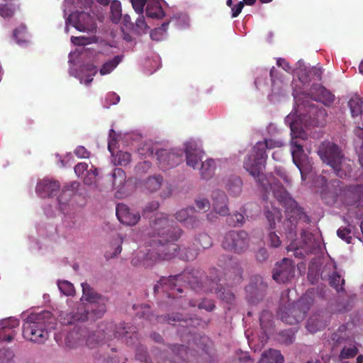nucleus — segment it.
<instances>
[{"mask_svg":"<svg viewBox=\"0 0 363 363\" xmlns=\"http://www.w3.org/2000/svg\"><path fill=\"white\" fill-rule=\"evenodd\" d=\"M150 228L152 231L149 234L152 237L150 242V249L147 252H138L131 260L133 265L148 267L157 262L171 259L177 255L185 261L196 259L199 247L193 243L180 248L174 242L180 238L183 231L166 216L162 213L157 215L150 220Z\"/></svg>","mask_w":363,"mask_h":363,"instance_id":"f257e3e1","label":"nucleus"},{"mask_svg":"<svg viewBox=\"0 0 363 363\" xmlns=\"http://www.w3.org/2000/svg\"><path fill=\"white\" fill-rule=\"evenodd\" d=\"M201 273L196 269H185L181 274L162 277L158 283L154 286L155 292H159L160 289L167 294L168 297L176 298L177 294H182L183 289L181 288L182 284L189 286L196 291H211L213 290L218 296L228 303H232L235 299L234 294L229 289H225L218 284L219 279H211L210 286L207 282L204 284L201 281ZM209 280L207 279L206 281Z\"/></svg>","mask_w":363,"mask_h":363,"instance_id":"f03ea898","label":"nucleus"},{"mask_svg":"<svg viewBox=\"0 0 363 363\" xmlns=\"http://www.w3.org/2000/svg\"><path fill=\"white\" fill-rule=\"evenodd\" d=\"M282 146V143L272 139H266L263 142H257L252 148V154L244 162V168L257 181L258 185L266 191L267 182L263 169L265 168L267 155L266 149H272Z\"/></svg>","mask_w":363,"mask_h":363,"instance_id":"7ed1b4c3","label":"nucleus"},{"mask_svg":"<svg viewBox=\"0 0 363 363\" xmlns=\"http://www.w3.org/2000/svg\"><path fill=\"white\" fill-rule=\"evenodd\" d=\"M56 319L52 313L43 311L30 314L23 324V336L31 342L43 344L49 337V330L55 329Z\"/></svg>","mask_w":363,"mask_h":363,"instance_id":"20e7f679","label":"nucleus"},{"mask_svg":"<svg viewBox=\"0 0 363 363\" xmlns=\"http://www.w3.org/2000/svg\"><path fill=\"white\" fill-rule=\"evenodd\" d=\"M318 153L322 161L329 165L340 178H346L351 173L352 169L350 160L343 155L337 145L325 141L320 145Z\"/></svg>","mask_w":363,"mask_h":363,"instance_id":"39448f33","label":"nucleus"},{"mask_svg":"<svg viewBox=\"0 0 363 363\" xmlns=\"http://www.w3.org/2000/svg\"><path fill=\"white\" fill-rule=\"evenodd\" d=\"M293 117L294 116L291 115L287 116L286 118V123L289 124L292 135L291 146L293 162L298 168L301 176L303 177L304 174L303 164L306 162L307 157L304 153L303 145L298 143L296 140H294V139L303 138L305 133L303 130L302 126L298 124L297 121L294 120Z\"/></svg>","mask_w":363,"mask_h":363,"instance_id":"423d86ee","label":"nucleus"},{"mask_svg":"<svg viewBox=\"0 0 363 363\" xmlns=\"http://www.w3.org/2000/svg\"><path fill=\"white\" fill-rule=\"evenodd\" d=\"M311 305V300L301 298L295 303L280 308L279 315L282 322L289 325H295L302 321Z\"/></svg>","mask_w":363,"mask_h":363,"instance_id":"0eeeda50","label":"nucleus"},{"mask_svg":"<svg viewBox=\"0 0 363 363\" xmlns=\"http://www.w3.org/2000/svg\"><path fill=\"white\" fill-rule=\"evenodd\" d=\"M250 241V235L246 231L232 230L223 235L221 246L228 252L240 255L247 250Z\"/></svg>","mask_w":363,"mask_h":363,"instance_id":"6e6552de","label":"nucleus"},{"mask_svg":"<svg viewBox=\"0 0 363 363\" xmlns=\"http://www.w3.org/2000/svg\"><path fill=\"white\" fill-rule=\"evenodd\" d=\"M342 183L339 179L328 182L325 177L319 176L316 179V185L320 189V195L323 202L332 206L337 201L342 189Z\"/></svg>","mask_w":363,"mask_h":363,"instance_id":"1a4fd4ad","label":"nucleus"},{"mask_svg":"<svg viewBox=\"0 0 363 363\" xmlns=\"http://www.w3.org/2000/svg\"><path fill=\"white\" fill-rule=\"evenodd\" d=\"M113 330L112 334L106 333L105 336H107V340L113 338L121 339L128 345L136 344L138 341V335L135 330V328L129 324L120 323L118 325L111 323L106 330Z\"/></svg>","mask_w":363,"mask_h":363,"instance_id":"9d476101","label":"nucleus"},{"mask_svg":"<svg viewBox=\"0 0 363 363\" xmlns=\"http://www.w3.org/2000/svg\"><path fill=\"white\" fill-rule=\"evenodd\" d=\"M66 23L71 24L81 32L94 33L96 30V24L94 17L87 12L75 11L70 13Z\"/></svg>","mask_w":363,"mask_h":363,"instance_id":"9b49d317","label":"nucleus"},{"mask_svg":"<svg viewBox=\"0 0 363 363\" xmlns=\"http://www.w3.org/2000/svg\"><path fill=\"white\" fill-rule=\"evenodd\" d=\"M269 188L277 200L286 208L287 213L289 212V209H291V212L296 211L299 214L301 210L298 208L296 201L289 196L280 182L277 181L270 184Z\"/></svg>","mask_w":363,"mask_h":363,"instance_id":"f8f14e48","label":"nucleus"},{"mask_svg":"<svg viewBox=\"0 0 363 363\" xmlns=\"http://www.w3.org/2000/svg\"><path fill=\"white\" fill-rule=\"evenodd\" d=\"M295 268L294 262L289 258H284L277 263L273 270L272 277L278 283H286L294 276Z\"/></svg>","mask_w":363,"mask_h":363,"instance_id":"ddd939ff","label":"nucleus"},{"mask_svg":"<svg viewBox=\"0 0 363 363\" xmlns=\"http://www.w3.org/2000/svg\"><path fill=\"white\" fill-rule=\"evenodd\" d=\"M155 156L157 157L160 168L163 171L174 167L182 160L181 154L164 149L156 151Z\"/></svg>","mask_w":363,"mask_h":363,"instance_id":"4468645a","label":"nucleus"},{"mask_svg":"<svg viewBox=\"0 0 363 363\" xmlns=\"http://www.w3.org/2000/svg\"><path fill=\"white\" fill-rule=\"evenodd\" d=\"M116 210L117 218L124 225H135L140 219L139 213L131 211L124 203H118Z\"/></svg>","mask_w":363,"mask_h":363,"instance_id":"2eb2a0df","label":"nucleus"},{"mask_svg":"<svg viewBox=\"0 0 363 363\" xmlns=\"http://www.w3.org/2000/svg\"><path fill=\"white\" fill-rule=\"evenodd\" d=\"M19 325V320L15 318L2 320L0 323V340L11 342L16 335L15 328Z\"/></svg>","mask_w":363,"mask_h":363,"instance_id":"dca6fc26","label":"nucleus"},{"mask_svg":"<svg viewBox=\"0 0 363 363\" xmlns=\"http://www.w3.org/2000/svg\"><path fill=\"white\" fill-rule=\"evenodd\" d=\"M212 206L214 211L221 216L229 215L228 207V199L225 193L221 190H215L212 193Z\"/></svg>","mask_w":363,"mask_h":363,"instance_id":"f3484780","label":"nucleus"},{"mask_svg":"<svg viewBox=\"0 0 363 363\" xmlns=\"http://www.w3.org/2000/svg\"><path fill=\"white\" fill-rule=\"evenodd\" d=\"M312 99L330 106L335 100V96L326 88L320 84H313L310 89Z\"/></svg>","mask_w":363,"mask_h":363,"instance_id":"a211bd4d","label":"nucleus"},{"mask_svg":"<svg viewBox=\"0 0 363 363\" xmlns=\"http://www.w3.org/2000/svg\"><path fill=\"white\" fill-rule=\"evenodd\" d=\"M59 318L62 325H68L74 324L77 321L88 320V313L86 308L81 306L77 308V311L75 313L61 312Z\"/></svg>","mask_w":363,"mask_h":363,"instance_id":"6ab92c4d","label":"nucleus"},{"mask_svg":"<svg viewBox=\"0 0 363 363\" xmlns=\"http://www.w3.org/2000/svg\"><path fill=\"white\" fill-rule=\"evenodd\" d=\"M60 187V184L57 181L43 179L37 184L36 193L43 198L51 197L57 194Z\"/></svg>","mask_w":363,"mask_h":363,"instance_id":"aec40b11","label":"nucleus"},{"mask_svg":"<svg viewBox=\"0 0 363 363\" xmlns=\"http://www.w3.org/2000/svg\"><path fill=\"white\" fill-rule=\"evenodd\" d=\"M187 21V16L184 13H177L173 15L169 21L164 22L160 27H158L153 30L151 33L150 36L152 40H158L155 37V35L157 33L163 34V33H165L168 28V26L170 23H172L174 26L176 27H180L184 25Z\"/></svg>","mask_w":363,"mask_h":363,"instance_id":"412c9836","label":"nucleus"},{"mask_svg":"<svg viewBox=\"0 0 363 363\" xmlns=\"http://www.w3.org/2000/svg\"><path fill=\"white\" fill-rule=\"evenodd\" d=\"M82 307L86 308L88 313V320L101 318L106 311V307L103 298L91 304L82 305Z\"/></svg>","mask_w":363,"mask_h":363,"instance_id":"4be33fe9","label":"nucleus"},{"mask_svg":"<svg viewBox=\"0 0 363 363\" xmlns=\"http://www.w3.org/2000/svg\"><path fill=\"white\" fill-rule=\"evenodd\" d=\"M84 330L75 328L67 333L65 337V345L69 348H75L81 345H82L84 342L85 333Z\"/></svg>","mask_w":363,"mask_h":363,"instance_id":"5701e85b","label":"nucleus"},{"mask_svg":"<svg viewBox=\"0 0 363 363\" xmlns=\"http://www.w3.org/2000/svg\"><path fill=\"white\" fill-rule=\"evenodd\" d=\"M169 348L174 355V360L168 361L169 363H180L189 359V350L186 346L174 345L170 346Z\"/></svg>","mask_w":363,"mask_h":363,"instance_id":"b1692460","label":"nucleus"},{"mask_svg":"<svg viewBox=\"0 0 363 363\" xmlns=\"http://www.w3.org/2000/svg\"><path fill=\"white\" fill-rule=\"evenodd\" d=\"M146 15L151 18H161L164 12L158 0H150L146 7Z\"/></svg>","mask_w":363,"mask_h":363,"instance_id":"393cba45","label":"nucleus"},{"mask_svg":"<svg viewBox=\"0 0 363 363\" xmlns=\"http://www.w3.org/2000/svg\"><path fill=\"white\" fill-rule=\"evenodd\" d=\"M242 182L239 177L232 176L229 177L225 184V188L229 194L238 196L242 191Z\"/></svg>","mask_w":363,"mask_h":363,"instance_id":"a878e982","label":"nucleus"},{"mask_svg":"<svg viewBox=\"0 0 363 363\" xmlns=\"http://www.w3.org/2000/svg\"><path fill=\"white\" fill-rule=\"evenodd\" d=\"M284 357L280 351L269 349L262 354L259 363H283Z\"/></svg>","mask_w":363,"mask_h":363,"instance_id":"bb28decb","label":"nucleus"},{"mask_svg":"<svg viewBox=\"0 0 363 363\" xmlns=\"http://www.w3.org/2000/svg\"><path fill=\"white\" fill-rule=\"evenodd\" d=\"M326 323L319 314H315L308 320L306 328L311 333H315L325 328Z\"/></svg>","mask_w":363,"mask_h":363,"instance_id":"cd10ccee","label":"nucleus"},{"mask_svg":"<svg viewBox=\"0 0 363 363\" xmlns=\"http://www.w3.org/2000/svg\"><path fill=\"white\" fill-rule=\"evenodd\" d=\"M216 169V162L213 159H208L205 162H203L200 167L201 177L203 179H211Z\"/></svg>","mask_w":363,"mask_h":363,"instance_id":"c85d7f7f","label":"nucleus"},{"mask_svg":"<svg viewBox=\"0 0 363 363\" xmlns=\"http://www.w3.org/2000/svg\"><path fill=\"white\" fill-rule=\"evenodd\" d=\"M348 106L352 117L360 116L362 113L363 99L358 95H354L348 101Z\"/></svg>","mask_w":363,"mask_h":363,"instance_id":"c756f323","label":"nucleus"},{"mask_svg":"<svg viewBox=\"0 0 363 363\" xmlns=\"http://www.w3.org/2000/svg\"><path fill=\"white\" fill-rule=\"evenodd\" d=\"M82 287L83 292L82 298L85 299L88 302L87 304H91L96 302L97 301L101 300L102 298L96 294L93 288H91L86 282L82 283Z\"/></svg>","mask_w":363,"mask_h":363,"instance_id":"7c9ffc66","label":"nucleus"},{"mask_svg":"<svg viewBox=\"0 0 363 363\" xmlns=\"http://www.w3.org/2000/svg\"><path fill=\"white\" fill-rule=\"evenodd\" d=\"M264 212L269 223V229H275L276 220H280L281 218V211L279 208L272 206L271 209L268 207L266 208Z\"/></svg>","mask_w":363,"mask_h":363,"instance_id":"2f4dec72","label":"nucleus"},{"mask_svg":"<svg viewBox=\"0 0 363 363\" xmlns=\"http://www.w3.org/2000/svg\"><path fill=\"white\" fill-rule=\"evenodd\" d=\"M123 57V55H116L112 60L104 63L99 70L101 75H106L111 73L122 61Z\"/></svg>","mask_w":363,"mask_h":363,"instance_id":"473e14b6","label":"nucleus"},{"mask_svg":"<svg viewBox=\"0 0 363 363\" xmlns=\"http://www.w3.org/2000/svg\"><path fill=\"white\" fill-rule=\"evenodd\" d=\"M345 281L342 278L341 275L337 272H333L329 277V284L330 286L334 288L337 292H343L345 291Z\"/></svg>","mask_w":363,"mask_h":363,"instance_id":"72a5a7b5","label":"nucleus"},{"mask_svg":"<svg viewBox=\"0 0 363 363\" xmlns=\"http://www.w3.org/2000/svg\"><path fill=\"white\" fill-rule=\"evenodd\" d=\"M163 182V178L160 175L150 177L145 183V188L150 192L157 191Z\"/></svg>","mask_w":363,"mask_h":363,"instance_id":"f704fd0d","label":"nucleus"},{"mask_svg":"<svg viewBox=\"0 0 363 363\" xmlns=\"http://www.w3.org/2000/svg\"><path fill=\"white\" fill-rule=\"evenodd\" d=\"M111 18L113 23H118L122 16L121 4L118 0H113L111 3Z\"/></svg>","mask_w":363,"mask_h":363,"instance_id":"c9c22d12","label":"nucleus"},{"mask_svg":"<svg viewBox=\"0 0 363 363\" xmlns=\"http://www.w3.org/2000/svg\"><path fill=\"white\" fill-rule=\"evenodd\" d=\"M242 269L238 264H235L226 273L228 279H233V284L240 283L242 281Z\"/></svg>","mask_w":363,"mask_h":363,"instance_id":"e433bc0d","label":"nucleus"},{"mask_svg":"<svg viewBox=\"0 0 363 363\" xmlns=\"http://www.w3.org/2000/svg\"><path fill=\"white\" fill-rule=\"evenodd\" d=\"M195 244L197 247H201L203 249H208L212 246V239L206 233H200L195 239Z\"/></svg>","mask_w":363,"mask_h":363,"instance_id":"4c0bfd02","label":"nucleus"},{"mask_svg":"<svg viewBox=\"0 0 363 363\" xmlns=\"http://www.w3.org/2000/svg\"><path fill=\"white\" fill-rule=\"evenodd\" d=\"M359 352L358 348L355 345H350V347L345 346L339 354L340 360L351 359L357 355Z\"/></svg>","mask_w":363,"mask_h":363,"instance_id":"58836bf2","label":"nucleus"},{"mask_svg":"<svg viewBox=\"0 0 363 363\" xmlns=\"http://www.w3.org/2000/svg\"><path fill=\"white\" fill-rule=\"evenodd\" d=\"M13 38L18 44H22L28 42L26 27L21 25L13 30Z\"/></svg>","mask_w":363,"mask_h":363,"instance_id":"ea45409f","label":"nucleus"},{"mask_svg":"<svg viewBox=\"0 0 363 363\" xmlns=\"http://www.w3.org/2000/svg\"><path fill=\"white\" fill-rule=\"evenodd\" d=\"M272 314L269 311H263L259 317V323L261 328L267 333L268 328L272 326Z\"/></svg>","mask_w":363,"mask_h":363,"instance_id":"a19ab883","label":"nucleus"},{"mask_svg":"<svg viewBox=\"0 0 363 363\" xmlns=\"http://www.w3.org/2000/svg\"><path fill=\"white\" fill-rule=\"evenodd\" d=\"M227 223L229 225H232L233 227L242 225L245 223V217L242 213H235L232 215H228Z\"/></svg>","mask_w":363,"mask_h":363,"instance_id":"79ce46f5","label":"nucleus"},{"mask_svg":"<svg viewBox=\"0 0 363 363\" xmlns=\"http://www.w3.org/2000/svg\"><path fill=\"white\" fill-rule=\"evenodd\" d=\"M202 155L203 152L201 151L186 156V164L194 169H196L199 166V163L202 159Z\"/></svg>","mask_w":363,"mask_h":363,"instance_id":"37998d69","label":"nucleus"},{"mask_svg":"<svg viewBox=\"0 0 363 363\" xmlns=\"http://www.w3.org/2000/svg\"><path fill=\"white\" fill-rule=\"evenodd\" d=\"M113 184L119 186L124 184L125 180V173L123 169L121 168H116L113 172Z\"/></svg>","mask_w":363,"mask_h":363,"instance_id":"c03bdc74","label":"nucleus"},{"mask_svg":"<svg viewBox=\"0 0 363 363\" xmlns=\"http://www.w3.org/2000/svg\"><path fill=\"white\" fill-rule=\"evenodd\" d=\"M189 305L192 307L198 306L199 308H203L208 311H211L215 308V304L212 300L210 299H203L199 303H196L193 300L189 301Z\"/></svg>","mask_w":363,"mask_h":363,"instance_id":"a18cd8bd","label":"nucleus"},{"mask_svg":"<svg viewBox=\"0 0 363 363\" xmlns=\"http://www.w3.org/2000/svg\"><path fill=\"white\" fill-rule=\"evenodd\" d=\"M58 288L62 293L66 296H73L74 294V287L72 283L68 281H60L57 283Z\"/></svg>","mask_w":363,"mask_h":363,"instance_id":"49530a36","label":"nucleus"},{"mask_svg":"<svg viewBox=\"0 0 363 363\" xmlns=\"http://www.w3.org/2000/svg\"><path fill=\"white\" fill-rule=\"evenodd\" d=\"M14 354L10 349H0V363H13Z\"/></svg>","mask_w":363,"mask_h":363,"instance_id":"de8ad7c7","label":"nucleus"},{"mask_svg":"<svg viewBox=\"0 0 363 363\" xmlns=\"http://www.w3.org/2000/svg\"><path fill=\"white\" fill-rule=\"evenodd\" d=\"M191 213H194L193 208H184L176 213L175 218L179 222L184 224Z\"/></svg>","mask_w":363,"mask_h":363,"instance_id":"09e8293b","label":"nucleus"},{"mask_svg":"<svg viewBox=\"0 0 363 363\" xmlns=\"http://www.w3.org/2000/svg\"><path fill=\"white\" fill-rule=\"evenodd\" d=\"M98 175V170L96 168L92 167L91 169L87 171L84 178V183L86 185H91L95 184L96 181V177Z\"/></svg>","mask_w":363,"mask_h":363,"instance_id":"8fccbe9b","label":"nucleus"},{"mask_svg":"<svg viewBox=\"0 0 363 363\" xmlns=\"http://www.w3.org/2000/svg\"><path fill=\"white\" fill-rule=\"evenodd\" d=\"M337 236L342 240H345L347 243H351L352 237L351 235V230L346 227H340L337 230Z\"/></svg>","mask_w":363,"mask_h":363,"instance_id":"3c124183","label":"nucleus"},{"mask_svg":"<svg viewBox=\"0 0 363 363\" xmlns=\"http://www.w3.org/2000/svg\"><path fill=\"white\" fill-rule=\"evenodd\" d=\"M117 164L126 166L131 160V155L127 152H120L117 155Z\"/></svg>","mask_w":363,"mask_h":363,"instance_id":"603ef678","label":"nucleus"},{"mask_svg":"<svg viewBox=\"0 0 363 363\" xmlns=\"http://www.w3.org/2000/svg\"><path fill=\"white\" fill-rule=\"evenodd\" d=\"M279 336L280 340L286 345L291 344L294 340V334L291 330L281 331Z\"/></svg>","mask_w":363,"mask_h":363,"instance_id":"864d4df0","label":"nucleus"},{"mask_svg":"<svg viewBox=\"0 0 363 363\" xmlns=\"http://www.w3.org/2000/svg\"><path fill=\"white\" fill-rule=\"evenodd\" d=\"M195 204L199 211H207L210 208V203L206 199L199 198L195 201Z\"/></svg>","mask_w":363,"mask_h":363,"instance_id":"5fc2aeb1","label":"nucleus"},{"mask_svg":"<svg viewBox=\"0 0 363 363\" xmlns=\"http://www.w3.org/2000/svg\"><path fill=\"white\" fill-rule=\"evenodd\" d=\"M200 220L194 215V213H191L184 225L187 228H196L200 225Z\"/></svg>","mask_w":363,"mask_h":363,"instance_id":"6e6d98bb","label":"nucleus"},{"mask_svg":"<svg viewBox=\"0 0 363 363\" xmlns=\"http://www.w3.org/2000/svg\"><path fill=\"white\" fill-rule=\"evenodd\" d=\"M147 0H131L132 6L135 11L139 14H142L144 11V6Z\"/></svg>","mask_w":363,"mask_h":363,"instance_id":"4d7b16f0","label":"nucleus"},{"mask_svg":"<svg viewBox=\"0 0 363 363\" xmlns=\"http://www.w3.org/2000/svg\"><path fill=\"white\" fill-rule=\"evenodd\" d=\"M185 153L186 156L189 155L193 153L201 152V150L197 147V145L195 142L189 141L185 143Z\"/></svg>","mask_w":363,"mask_h":363,"instance_id":"13d9d810","label":"nucleus"},{"mask_svg":"<svg viewBox=\"0 0 363 363\" xmlns=\"http://www.w3.org/2000/svg\"><path fill=\"white\" fill-rule=\"evenodd\" d=\"M348 193L353 194L355 200L363 198V184H357L348 190Z\"/></svg>","mask_w":363,"mask_h":363,"instance_id":"bf43d9fd","label":"nucleus"},{"mask_svg":"<svg viewBox=\"0 0 363 363\" xmlns=\"http://www.w3.org/2000/svg\"><path fill=\"white\" fill-rule=\"evenodd\" d=\"M309 117L311 118V115H316L318 117H325L326 115L325 111L323 108H318L314 104H310L308 106Z\"/></svg>","mask_w":363,"mask_h":363,"instance_id":"052dcab7","label":"nucleus"},{"mask_svg":"<svg viewBox=\"0 0 363 363\" xmlns=\"http://www.w3.org/2000/svg\"><path fill=\"white\" fill-rule=\"evenodd\" d=\"M269 242L270 246L273 247H278L281 242L279 236L272 231L269 233Z\"/></svg>","mask_w":363,"mask_h":363,"instance_id":"680f3d73","label":"nucleus"},{"mask_svg":"<svg viewBox=\"0 0 363 363\" xmlns=\"http://www.w3.org/2000/svg\"><path fill=\"white\" fill-rule=\"evenodd\" d=\"M151 162L149 161H143L142 162H139L135 167V169L137 172L143 174L146 173L151 168Z\"/></svg>","mask_w":363,"mask_h":363,"instance_id":"e2e57ef3","label":"nucleus"},{"mask_svg":"<svg viewBox=\"0 0 363 363\" xmlns=\"http://www.w3.org/2000/svg\"><path fill=\"white\" fill-rule=\"evenodd\" d=\"M74 153L79 158H89L90 155V152L84 146H77Z\"/></svg>","mask_w":363,"mask_h":363,"instance_id":"0e129e2a","label":"nucleus"},{"mask_svg":"<svg viewBox=\"0 0 363 363\" xmlns=\"http://www.w3.org/2000/svg\"><path fill=\"white\" fill-rule=\"evenodd\" d=\"M14 10L8 5L0 6V15L4 18H10L13 16Z\"/></svg>","mask_w":363,"mask_h":363,"instance_id":"69168bd1","label":"nucleus"},{"mask_svg":"<svg viewBox=\"0 0 363 363\" xmlns=\"http://www.w3.org/2000/svg\"><path fill=\"white\" fill-rule=\"evenodd\" d=\"M71 41L74 45H85L90 43V40H89V38L82 37V36H79V37L72 36Z\"/></svg>","mask_w":363,"mask_h":363,"instance_id":"338daca9","label":"nucleus"},{"mask_svg":"<svg viewBox=\"0 0 363 363\" xmlns=\"http://www.w3.org/2000/svg\"><path fill=\"white\" fill-rule=\"evenodd\" d=\"M123 242V238L121 235H118V237L114 240L113 245H117V246L115 249V251H114L113 255L111 256L112 257L119 255L121 252Z\"/></svg>","mask_w":363,"mask_h":363,"instance_id":"774afa93","label":"nucleus"}]
</instances>
